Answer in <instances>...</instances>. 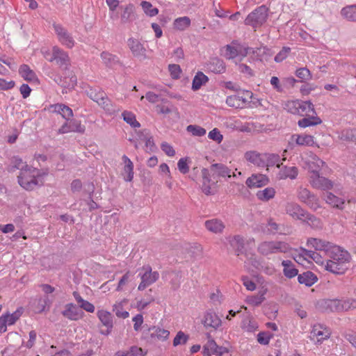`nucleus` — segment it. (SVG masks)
Returning a JSON list of instances; mask_svg holds the SVG:
<instances>
[{
	"label": "nucleus",
	"mask_w": 356,
	"mask_h": 356,
	"mask_svg": "<svg viewBox=\"0 0 356 356\" xmlns=\"http://www.w3.org/2000/svg\"><path fill=\"white\" fill-rule=\"evenodd\" d=\"M307 245L323 252L324 257H327L325 264L327 270L334 274H343L348 268L351 256L339 246L316 238H309Z\"/></svg>",
	"instance_id": "obj_1"
},
{
	"label": "nucleus",
	"mask_w": 356,
	"mask_h": 356,
	"mask_svg": "<svg viewBox=\"0 0 356 356\" xmlns=\"http://www.w3.org/2000/svg\"><path fill=\"white\" fill-rule=\"evenodd\" d=\"M19 184L26 191H32L38 186H42V175L39 170L25 165V168L18 176Z\"/></svg>",
	"instance_id": "obj_2"
},
{
	"label": "nucleus",
	"mask_w": 356,
	"mask_h": 356,
	"mask_svg": "<svg viewBox=\"0 0 356 356\" xmlns=\"http://www.w3.org/2000/svg\"><path fill=\"white\" fill-rule=\"evenodd\" d=\"M290 250L291 247L289 243L281 241H265L260 243L257 247V252L263 256L286 253Z\"/></svg>",
	"instance_id": "obj_3"
},
{
	"label": "nucleus",
	"mask_w": 356,
	"mask_h": 356,
	"mask_svg": "<svg viewBox=\"0 0 356 356\" xmlns=\"http://www.w3.org/2000/svg\"><path fill=\"white\" fill-rule=\"evenodd\" d=\"M45 58L49 62H55L56 65L62 70H67L71 65L67 52L58 46H54L51 54H49V57L45 56Z\"/></svg>",
	"instance_id": "obj_4"
},
{
	"label": "nucleus",
	"mask_w": 356,
	"mask_h": 356,
	"mask_svg": "<svg viewBox=\"0 0 356 356\" xmlns=\"http://www.w3.org/2000/svg\"><path fill=\"white\" fill-rule=\"evenodd\" d=\"M268 17V8L261 6L251 12L245 18V24L256 29L262 26Z\"/></svg>",
	"instance_id": "obj_5"
},
{
	"label": "nucleus",
	"mask_w": 356,
	"mask_h": 356,
	"mask_svg": "<svg viewBox=\"0 0 356 356\" xmlns=\"http://www.w3.org/2000/svg\"><path fill=\"white\" fill-rule=\"evenodd\" d=\"M138 276L140 277L141 282L138 286V290L143 291L159 280V273L157 271H152V267L149 265H146L142 267Z\"/></svg>",
	"instance_id": "obj_6"
},
{
	"label": "nucleus",
	"mask_w": 356,
	"mask_h": 356,
	"mask_svg": "<svg viewBox=\"0 0 356 356\" xmlns=\"http://www.w3.org/2000/svg\"><path fill=\"white\" fill-rule=\"evenodd\" d=\"M297 197L301 202L314 211L320 207L318 198L306 188L300 187L298 189Z\"/></svg>",
	"instance_id": "obj_7"
},
{
	"label": "nucleus",
	"mask_w": 356,
	"mask_h": 356,
	"mask_svg": "<svg viewBox=\"0 0 356 356\" xmlns=\"http://www.w3.org/2000/svg\"><path fill=\"white\" fill-rule=\"evenodd\" d=\"M53 28L58 41L66 47L71 49L74 46V40L71 33L60 24L54 23Z\"/></svg>",
	"instance_id": "obj_8"
},
{
	"label": "nucleus",
	"mask_w": 356,
	"mask_h": 356,
	"mask_svg": "<svg viewBox=\"0 0 356 356\" xmlns=\"http://www.w3.org/2000/svg\"><path fill=\"white\" fill-rule=\"evenodd\" d=\"M97 316L102 325L106 327V330H100V333L106 336L110 334L113 327V314L106 310L99 309L97 312Z\"/></svg>",
	"instance_id": "obj_9"
},
{
	"label": "nucleus",
	"mask_w": 356,
	"mask_h": 356,
	"mask_svg": "<svg viewBox=\"0 0 356 356\" xmlns=\"http://www.w3.org/2000/svg\"><path fill=\"white\" fill-rule=\"evenodd\" d=\"M317 168H315L314 174L309 176V182L315 188L321 190H330L333 187V183L330 179L320 176L319 172L317 173Z\"/></svg>",
	"instance_id": "obj_10"
},
{
	"label": "nucleus",
	"mask_w": 356,
	"mask_h": 356,
	"mask_svg": "<svg viewBox=\"0 0 356 356\" xmlns=\"http://www.w3.org/2000/svg\"><path fill=\"white\" fill-rule=\"evenodd\" d=\"M330 334L331 332L328 329L324 327L322 325L318 324L314 325L310 333V339L316 343H321L324 340L330 338Z\"/></svg>",
	"instance_id": "obj_11"
},
{
	"label": "nucleus",
	"mask_w": 356,
	"mask_h": 356,
	"mask_svg": "<svg viewBox=\"0 0 356 356\" xmlns=\"http://www.w3.org/2000/svg\"><path fill=\"white\" fill-rule=\"evenodd\" d=\"M202 323L205 328L211 327L213 330H217L222 324L221 319L212 310H208L204 313Z\"/></svg>",
	"instance_id": "obj_12"
},
{
	"label": "nucleus",
	"mask_w": 356,
	"mask_h": 356,
	"mask_svg": "<svg viewBox=\"0 0 356 356\" xmlns=\"http://www.w3.org/2000/svg\"><path fill=\"white\" fill-rule=\"evenodd\" d=\"M127 44L133 55L139 60L147 58L146 49L139 40L135 38H129L127 40Z\"/></svg>",
	"instance_id": "obj_13"
},
{
	"label": "nucleus",
	"mask_w": 356,
	"mask_h": 356,
	"mask_svg": "<svg viewBox=\"0 0 356 356\" xmlns=\"http://www.w3.org/2000/svg\"><path fill=\"white\" fill-rule=\"evenodd\" d=\"M284 211L287 215L294 220H302L304 219L305 210L296 202H286L284 205Z\"/></svg>",
	"instance_id": "obj_14"
},
{
	"label": "nucleus",
	"mask_w": 356,
	"mask_h": 356,
	"mask_svg": "<svg viewBox=\"0 0 356 356\" xmlns=\"http://www.w3.org/2000/svg\"><path fill=\"white\" fill-rule=\"evenodd\" d=\"M62 315L70 321H78L83 317L84 313L74 304L65 305Z\"/></svg>",
	"instance_id": "obj_15"
},
{
	"label": "nucleus",
	"mask_w": 356,
	"mask_h": 356,
	"mask_svg": "<svg viewBox=\"0 0 356 356\" xmlns=\"http://www.w3.org/2000/svg\"><path fill=\"white\" fill-rule=\"evenodd\" d=\"M202 192L209 195L215 193V186L216 182L212 181L210 178L209 170L207 168L202 170Z\"/></svg>",
	"instance_id": "obj_16"
},
{
	"label": "nucleus",
	"mask_w": 356,
	"mask_h": 356,
	"mask_svg": "<svg viewBox=\"0 0 356 356\" xmlns=\"http://www.w3.org/2000/svg\"><path fill=\"white\" fill-rule=\"evenodd\" d=\"M317 251L318 250H316V251L309 250L305 248H300L299 257H300V258L303 257V259H311L314 260L316 264H320L321 266H324L325 267L327 259H323L324 254L322 255Z\"/></svg>",
	"instance_id": "obj_17"
},
{
	"label": "nucleus",
	"mask_w": 356,
	"mask_h": 356,
	"mask_svg": "<svg viewBox=\"0 0 356 356\" xmlns=\"http://www.w3.org/2000/svg\"><path fill=\"white\" fill-rule=\"evenodd\" d=\"M85 127L81 124V122L76 120H72L65 122L59 129V134H66L69 132L83 133Z\"/></svg>",
	"instance_id": "obj_18"
},
{
	"label": "nucleus",
	"mask_w": 356,
	"mask_h": 356,
	"mask_svg": "<svg viewBox=\"0 0 356 356\" xmlns=\"http://www.w3.org/2000/svg\"><path fill=\"white\" fill-rule=\"evenodd\" d=\"M269 179L267 176L262 174L252 175L248 177L245 181L248 187L259 188L268 184Z\"/></svg>",
	"instance_id": "obj_19"
},
{
	"label": "nucleus",
	"mask_w": 356,
	"mask_h": 356,
	"mask_svg": "<svg viewBox=\"0 0 356 356\" xmlns=\"http://www.w3.org/2000/svg\"><path fill=\"white\" fill-rule=\"evenodd\" d=\"M264 154H261L257 151H248L245 153V159L250 163L257 167L264 168Z\"/></svg>",
	"instance_id": "obj_20"
},
{
	"label": "nucleus",
	"mask_w": 356,
	"mask_h": 356,
	"mask_svg": "<svg viewBox=\"0 0 356 356\" xmlns=\"http://www.w3.org/2000/svg\"><path fill=\"white\" fill-rule=\"evenodd\" d=\"M210 171L213 177H232L231 170L222 163L212 164L210 167Z\"/></svg>",
	"instance_id": "obj_21"
},
{
	"label": "nucleus",
	"mask_w": 356,
	"mask_h": 356,
	"mask_svg": "<svg viewBox=\"0 0 356 356\" xmlns=\"http://www.w3.org/2000/svg\"><path fill=\"white\" fill-rule=\"evenodd\" d=\"M207 229L214 234H220L225 228L224 222L218 218L208 220L204 222Z\"/></svg>",
	"instance_id": "obj_22"
},
{
	"label": "nucleus",
	"mask_w": 356,
	"mask_h": 356,
	"mask_svg": "<svg viewBox=\"0 0 356 356\" xmlns=\"http://www.w3.org/2000/svg\"><path fill=\"white\" fill-rule=\"evenodd\" d=\"M278 173V177L280 179H295L298 175V169L296 166H286L281 165Z\"/></svg>",
	"instance_id": "obj_23"
},
{
	"label": "nucleus",
	"mask_w": 356,
	"mask_h": 356,
	"mask_svg": "<svg viewBox=\"0 0 356 356\" xmlns=\"http://www.w3.org/2000/svg\"><path fill=\"white\" fill-rule=\"evenodd\" d=\"M122 12L120 15L122 24H127L136 19L135 6L129 3L122 8Z\"/></svg>",
	"instance_id": "obj_24"
},
{
	"label": "nucleus",
	"mask_w": 356,
	"mask_h": 356,
	"mask_svg": "<svg viewBox=\"0 0 356 356\" xmlns=\"http://www.w3.org/2000/svg\"><path fill=\"white\" fill-rule=\"evenodd\" d=\"M147 331L152 339H157L159 341L166 340L170 334V332L168 330L156 326L149 327Z\"/></svg>",
	"instance_id": "obj_25"
},
{
	"label": "nucleus",
	"mask_w": 356,
	"mask_h": 356,
	"mask_svg": "<svg viewBox=\"0 0 356 356\" xmlns=\"http://www.w3.org/2000/svg\"><path fill=\"white\" fill-rule=\"evenodd\" d=\"M98 105L101 106L106 113L109 115H113L120 111V108L113 104L112 102L108 99L106 94L105 93V97H102L99 102H98Z\"/></svg>",
	"instance_id": "obj_26"
},
{
	"label": "nucleus",
	"mask_w": 356,
	"mask_h": 356,
	"mask_svg": "<svg viewBox=\"0 0 356 356\" xmlns=\"http://www.w3.org/2000/svg\"><path fill=\"white\" fill-rule=\"evenodd\" d=\"M291 139L300 146H312L314 143V137L311 135L293 134Z\"/></svg>",
	"instance_id": "obj_27"
},
{
	"label": "nucleus",
	"mask_w": 356,
	"mask_h": 356,
	"mask_svg": "<svg viewBox=\"0 0 356 356\" xmlns=\"http://www.w3.org/2000/svg\"><path fill=\"white\" fill-rule=\"evenodd\" d=\"M298 280L300 284H305L307 286H311L317 281L318 279L314 273L307 270L298 275Z\"/></svg>",
	"instance_id": "obj_28"
},
{
	"label": "nucleus",
	"mask_w": 356,
	"mask_h": 356,
	"mask_svg": "<svg viewBox=\"0 0 356 356\" xmlns=\"http://www.w3.org/2000/svg\"><path fill=\"white\" fill-rule=\"evenodd\" d=\"M283 266V273L287 278H293L298 275V270L296 268L293 262L290 260H284L282 262Z\"/></svg>",
	"instance_id": "obj_29"
},
{
	"label": "nucleus",
	"mask_w": 356,
	"mask_h": 356,
	"mask_svg": "<svg viewBox=\"0 0 356 356\" xmlns=\"http://www.w3.org/2000/svg\"><path fill=\"white\" fill-rule=\"evenodd\" d=\"M204 351H207L208 353L211 352L216 355H222L227 352L226 348L218 346L213 339H209L207 344L204 346Z\"/></svg>",
	"instance_id": "obj_30"
},
{
	"label": "nucleus",
	"mask_w": 356,
	"mask_h": 356,
	"mask_svg": "<svg viewBox=\"0 0 356 356\" xmlns=\"http://www.w3.org/2000/svg\"><path fill=\"white\" fill-rule=\"evenodd\" d=\"M100 56L104 64L108 67H113L120 63L119 58L108 51L102 52Z\"/></svg>",
	"instance_id": "obj_31"
},
{
	"label": "nucleus",
	"mask_w": 356,
	"mask_h": 356,
	"mask_svg": "<svg viewBox=\"0 0 356 356\" xmlns=\"http://www.w3.org/2000/svg\"><path fill=\"white\" fill-rule=\"evenodd\" d=\"M275 191L272 187H268L264 190H259L256 193L258 200L262 202H268L275 197Z\"/></svg>",
	"instance_id": "obj_32"
},
{
	"label": "nucleus",
	"mask_w": 356,
	"mask_h": 356,
	"mask_svg": "<svg viewBox=\"0 0 356 356\" xmlns=\"http://www.w3.org/2000/svg\"><path fill=\"white\" fill-rule=\"evenodd\" d=\"M326 202L332 207L337 209H343L345 201L343 199L337 197L332 193H327L325 196Z\"/></svg>",
	"instance_id": "obj_33"
},
{
	"label": "nucleus",
	"mask_w": 356,
	"mask_h": 356,
	"mask_svg": "<svg viewBox=\"0 0 356 356\" xmlns=\"http://www.w3.org/2000/svg\"><path fill=\"white\" fill-rule=\"evenodd\" d=\"M230 245L235 249L236 254L239 256L243 253L244 248V238L240 235H235L229 239Z\"/></svg>",
	"instance_id": "obj_34"
},
{
	"label": "nucleus",
	"mask_w": 356,
	"mask_h": 356,
	"mask_svg": "<svg viewBox=\"0 0 356 356\" xmlns=\"http://www.w3.org/2000/svg\"><path fill=\"white\" fill-rule=\"evenodd\" d=\"M300 108H298L299 115H308L316 114L314 105L310 102L300 101Z\"/></svg>",
	"instance_id": "obj_35"
},
{
	"label": "nucleus",
	"mask_w": 356,
	"mask_h": 356,
	"mask_svg": "<svg viewBox=\"0 0 356 356\" xmlns=\"http://www.w3.org/2000/svg\"><path fill=\"white\" fill-rule=\"evenodd\" d=\"M209 78L202 72H197L193 78L192 89L194 91L199 90L202 86L208 82Z\"/></svg>",
	"instance_id": "obj_36"
},
{
	"label": "nucleus",
	"mask_w": 356,
	"mask_h": 356,
	"mask_svg": "<svg viewBox=\"0 0 356 356\" xmlns=\"http://www.w3.org/2000/svg\"><path fill=\"white\" fill-rule=\"evenodd\" d=\"M264 156V167H270L276 165L279 168L282 165V163H280V157L278 154L265 153Z\"/></svg>",
	"instance_id": "obj_37"
},
{
	"label": "nucleus",
	"mask_w": 356,
	"mask_h": 356,
	"mask_svg": "<svg viewBox=\"0 0 356 356\" xmlns=\"http://www.w3.org/2000/svg\"><path fill=\"white\" fill-rule=\"evenodd\" d=\"M340 300H323L321 301V307L327 311L340 312Z\"/></svg>",
	"instance_id": "obj_38"
},
{
	"label": "nucleus",
	"mask_w": 356,
	"mask_h": 356,
	"mask_svg": "<svg viewBox=\"0 0 356 356\" xmlns=\"http://www.w3.org/2000/svg\"><path fill=\"white\" fill-rule=\"evenodd\" d=\"M208 66L211 71L216 74L222 73L225 70V65L223 60L218 58H212Z\"/></svg>",
	"instance_id": "obj_39"
},
{
	"label": "nucleus",
	"mask_w": 356,
	"mask_h": 356,
	"mask_svg": "<svg viewBox=\"0 0 356 356\" xmlns=\"http://www.w3.org/2000/svg\"><path fill=\"white\" fill-rule=\"evenodd\" d=\"M302 221L306 222L308 225L314 229H320L322 227V223L319 218L305 211L304 213V219Z\"/></svg>",
	"instance_id": "obj_40"
},
{
	"label": "nucleus",
	"mask_w": 356,
	"mask_h": 356,
	"mask_svg": "<svg viewBox=\"0 0 356 356\" xmlns=\"http://www.w3.org/2000/svg\"><path fill=\"white\" fill-rule=\"evenodd\" d=\"M54 111L62 115L67 120H69L73 115L72 110L67 106L62 104H57L53 106Z\"/></svg>",
	"instance_id": "obj_41"
},
{
	"label": "nucleus",
	"mask_w": 356,
	"mask_h": 356,
	"mask_svg": "<svg viewBox=\"0 0 356 356\" xmlns=\"http://www.w3.org/2000/svg\"><path fill=\"white\" fill-rule=\"evenodd\" d=\"M341 15L350 22H356V4L344 7L341 10Z\"/></svg>",
	"instance_id": "obj_42"
},
{
	"label": "nucleus",
	"mask_w": 356,
	"mask_h": 356,
	"mask_svg": "<svg viewBox=\"0 0 356 356\" xmlns=\"http://www.w3.org/2000/svg\"><path fill=\"white\" fill-rule=\"evenodd\" d=\"M19 72L20 75L26 81H34L37 80L35 72L31 70L27 65H22L19 67Z\"/></svg>",
	"instance_id": "obj_43"
},
{
	"label": "nucleus",
	"mask_w": 356,
	"mask_h": 356,
	"mask_svg": "<svg viewBox=\"0 0 356 356\" xmlns=\"http://www.w3.org/2000/svg\"><path fill=\"white\" fill-rule=\"evenodd\" d=\"M339 138L343 141L356 143V129H344L340 133Z\"/></svg>",
	"instance_id": "obj_44"
},
{
	"label": "nucleus",
	"mask_w": 356,
	"mask_h": 356,
	"mask_svg": "<svg viewBox=\"0 0 356 356\" xmlns=\"http://www.w3.org/2000/svg\"><path fill=\"white\" fill-rule=\"evenodd\" d=\"M322 120L318 117L311 115L309 118H304L300 120L298 124L299 127L305 128L309 126L320 124Z\"/></svg>",
	"instance_id": "obj_45"
},
{
	"label": "nucleus",
	"mask_w": 356,
	"mask_h": 356,
	"mask_svg": "<svg viewBox=\"0 0 356 356\" xmlns=\"http://www.w3.org/2000/svg\"><path fill=\"white\" fill-rule=\"evenodd\" d=\"M324 163H325L324 161H323L321 159H319L316 155H314L312 157V161H309L308 162V168H309V171L310 174L311 175L314 174V172H315L314 171V170L317 168H318V169H316L317 173H318L321 169V167L323 165Z\"/></svg>",
	"instance_id": "obj_46"
},
{
	"label": "nucleus",
	"mask_w": 356,
	"mask_h": 356,
	"mask_svg": "<svg viewBox=\"0 0 356 356\" xmlns=\"http://www.w3.org/2000/svg\"><path fill=\"white\" fill-rule=\"evenodd\" d=\"M266 293V289L259 291L257 295L248 297L247 302L252 305L258 306L264 300V295Z\"/></svg>",
	"instance_id": "obj_47"
},
{
	"label": "nucleus",
	"mask_w": 356,
	"mask_h": 356,
	"mask_svg": "<svg viewBox=\"0 0 356 356\" xmlns=\"http://www.w3.org/2000/svg\"><path fill=\"white\" fill-rule=\"evenodd\" d=\"M87 95L94 102L98 103L103 97H105V92L99 88H90L87 90Z\"/></svg>",
	"instance_id": "obj_48"
},
{
	"label": "nucleus",
	"mask_w": 356,
	"mask_h": 356,
	"mask_svg": "<svg viewBox=\"0 0 356 356\" xmlns=\"http://www.w3.org/2000/svg\"><path fill=\"white\" fill-rule=\"evenodd\" d=\"M191 25V19L188 17H181L174 22V27L179 31L186 29Z\"/></svg>",
	"instance_id": "obj_49"
},
{
	"label": "nucleus",
	"mask_w": 356,
	"mask_h": 356,
	"mask_svg": "<svg viewBox=\"0 0 356 356\" xmlns=\"http://www.w3.org/2000/svg\"><path fill=\"white\" fill-rule=\"evenodd\" d=\"M123 120L128 124H129L132 127H139L140 124L136 120V116L134 113L129 111H124L122 113Z\"/></svg>",
	"instance_id": "obj_50"
},
{
	"label": "nucleus",
	"mask_w": 356,
	"mask_h": 356,
	"mask_svg": "<svg viewBox=\"0 0 356 356\" xmlns=\"http://www.w3.org/2000/svg\"><path fill=\"white\" fill-rule=\"evenodd\" d=\"M188 339L189 336L188 334L182 331H179L173 339V346L184 345L188 342Z\"/></svg>",
	"instance_id": "obj_51"
},
{
	"label": "nucleus",
	"mask_w": 356,
	"mask_h": 356,
	"mask_svg": "<svg viewBox=\"0 0 356 356\" xmlns=\"http://www.w3.org/2000/svg\"><path fill=\"white\" fill-rule=\"evenodd\" d=\"M140 5L144 12L150 17L155 16L159 13V10L156 8H153L150 2L143 1Z\"/></svg>",
	"instance_id": "obj_52"
},
{
	"label": "nucleus",
	"mask_w": 356,
	"mask_h": 356,
	"mask_svg": "<svg viewBox=\"0 0 356 356\" xmlns=\"http://www.w3.org/2000/svg\"><path fill=\"white\" fill-rule=\"evenodd\" d=\"M186 131L195 136H203L206 134V129L197 125L190 124L186 127Z\"/></svg>",
	"instance_id": "obj_53"
},
{
	"label": "nucleus",
	"mask_w": 356,
	"mask_h": 356,
	"mask_svg": "<svg viewBox=\"0 0 356 356\" xmlns=\"http://www.w3.org/2000/svg\"><path fill=\"white\" fill-rule=\"evenodd\" d=\"M23 309L20 307L19 309H17L15 312H14L13 314H7L4 315V316L6 318V320L8 321V325H11L15 323V322L19 318L21 315L22 314Z\"/></svg>",
	"instance_id": "obj_54"
},
{
	"label": "nucleus",
	"mask_w": 356,
	"mask_h": 356,
	"mask_svg": "<svg viewBox=\"0 0 356 356\" xmlns=\"http://www.w3.org/2000/svg\"><path fill=\"white\" fill-rule=\"evenodd\" d=\"M25 165L22 161V159L19 157H13L11 160V165L8 167V170L13 172L17 169H24Z\"/></svg>",
	"instance_id": "obj_55"
},
{
	"label": "nucleus",
	"mask_w": 356,
	"mask_h": 356,
	"mask_svg": "<svg viewBox=\"0 0 356 356\" xmlns=\"http://www.w3.org/2000/svg\"><path fill=\"white\" fill-rule=\"evenodd\" d=\"M340 312L348 311L356 308V300H340Z\"/></svg>",
	"instance_id": "obj_56"
},
{
	"label": "nucleus",
	"mask_w": 356,
	"mask_h": 356,
	"mask_svg": "<svg viewBox=\"0 0 356 356\" xmlns=\"http://www.w3.org/2000/svg\"><path fill=\"white\" fill-rule=\"evenodd\" d=\"M299 100L289 101L285 104L284 108L289 113L295 115L298 114V108H300Z\"/></svg>",
	"instance_id": "obj_57"
},
{
	"label": "nucleus",
	"mask_w": 356,
	"mask_h": 356,
	"mask_svg": "<svg viewBox=\"0 0 356 356\" xmlns=\"http://www.w3.org/2000/svg\"><path fill=\"white\" fill-rule=\"evenodd\" d=\"M273 334L267 332H261L257 334V341L260 344L267 345L269 343Z\"/></svg>",
	"instance_id": "obj_58"
},
{
	"label": "nucleus",
	"mask_w": 356,
	"mask_h": 356,
	"mask_svg": "<svg viewBox=\"0 0 356 356\" xmlns=\"http://www.w3.org/2000/svg\"><path fill=\"white\" fill-rule=\"evenodd\" d=\"M296 75L302 81L309 80L312 78L310 71L306 67H301L296 70Z\"/></svg>",
	"instance_id": "obj_59"
},
{
	"label": "nucleus",
	"mask_w": 356,
	"mask_h": 356,
	"mask_svg": "<svg viewBox=\"0 0 356 356\" xmlns=\"http://www.w3.org/2000/svg\"><path fill=\"white\" fill-rule=\"evenodd\" d=\"M225 53V57L227 59H233L237 57L236 49L235 46L227 44L224 47Z\"/></svg>",
	"instance_id": "obj_60"
},
{
	"label": "nucleus",
	"mask_w": 356,
	"mask_h": 356,
	"mask_svg": "<svg viewBox=\"0 0 356 356\" xmlns=\"http://www.w3.org/2000/svg\"><path fill=\"white\" fill-rule=\"evenodd\" d=\"M291 49L288 47H284L282 50L275 56V61L280 63L284 60L289 54Z\"/></svg>",
	"instance_id": "obj_61"
},
{
	"label": "nucleus",
	"mask_w": 356,
	"mask_h": 356,
	"mask_svg": "<svg viewBox=\"0 0 356 356\" xmlns=\"http://www.w3.org/2000/svg\"><path fill=\"white\" fill-rule=\"evenodd\" d=\"M242 328L248 332H253L257 330L258 325L254 321L248 320L243 321Z\"/></svg>",
	"instance_id": "obj_62"
},
{
	"label": "nucleus",
	"mask_w": 356,
	"mask_h": 356,
	"mask_svg": "<svg viewBox=\"0 0 356 356\" xmlns=\"http://www.w3.org/2000/svg\"><path fill=\"white\" fill-rule=\"evenodd\" d=\"M188 158H181L177 163V168L182 174H186L189 171Z\"/></svg>",
	"instance_id": "obj_63"
},
{
	"label": "nucleus",
	"mask_w": 356,
	"mask_h": 356,
	"mask_svg": "<svg viewBox=\"0 0 356 356\" xmlns=\"http://www.w3.org/2000/svg\"><path fill=\"white\" fill-rule=\"evenodd\" d=\"M168 70L172 79L179 78L181 70L179 65L170 64L168 65Z\"/></svg>",
	"instance_id": "obj_64"
}]
</instances>
